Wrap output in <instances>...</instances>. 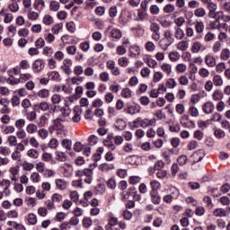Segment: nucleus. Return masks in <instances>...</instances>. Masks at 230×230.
Wrapping results in <instances>:
<instances>
[{"label":"nucleus","instance_id":"1","mask_svg":"<svg viewBox=\"0 0 230 230\" xmlns=\"http://www.w3.org/2000/svg\"><path fill=\"white\" fill-rule=\"evenodd\" d=\"M106 66L108 69H110L113 76H119V75H121V70H119V66H116V62L114 60H108Z\"/></svg>","mask_w":230,"mask_h":230},{"label":"nucleus","instance_id":"2","mask_svg":"<svg viewBox=\"0 0 230 230\" xmlns=\"http://www.w3.org/2000/svg\"><path fill=\"white\" fill-rule=\"evenodd\" d=\"M0 105L2 106L0 109V114H10V112H12L8 98L0 99Z\"/></svg>","mask_w":230,"mask_h":230},{"label":"nucleus","instance_id":"3","mask_svg":"<svg viewBox=\"0 0 230 230\" xmlns=\"http://www.w3.org/2000/svg\"><path fill=\"white\" fill-rule=\"evenodd\" d=\"M213 215L217 218H226V217H229V215H230V208H216L213 211Z\"/></svg>","mask_w":230,"mask_h":230},{"label":"nucleus","instance_id":"4","mask_svg":"<svg viewBox=\"0 0 230 230\" xmlns=\"http://www.w3.org/2000/svg\"><path fill=\"white\" fill-rule=\"evenodd\" d=\"M19 172H20L19 165L13 166V167L9 168L8 172L10 173V180L13 182H18L19 181Z\"/></svg>","mask_w":230,"mask_h":230},{"label":"nucleus","instance_id":"5","mask_svg":"<svg viewBox=\"0 0 230 230\" xmlns=\"http://www.w3.org/2000/svg\"><path fill=\"white\" fill-rule=\"evenodd\" d=\"M71 67H73V60L71 58H65L63 60V66H61L65 75H71V73H73Z\"/></svg>","mask_w":230,"mask_h":230},{"label":"nucleus","instance_id":"6","mask_svg":"<svg viewBox=\"0 0 230 230\" xmlns=\"http://www.w3.org/2000/svg\"><path fill=\"white\" fill-rule=\"evenodd\" d=\"M0 15L1 17H4V22L5 24H10V22H12V21H13V14L10 12H8V9L6 8H2V10L0 11Z\"/></svg>","mask_w":230,"mask_h":230},{"label":"nucleus","instance_id":"7","mask_svg":"<svg viewBox=\"0 0 230 230\" xmlns=\"http://www.w3.org/2000/svg\"><path fill=\"white\" fill-rule=\"evenodd\" d=\"M45 67L46 62L44 61V59H36L32 64V70L35 73H40V71H44Z\"/></svg>","mask_w":230,"mask_h":230},{"label":"nucleus","instance_id":"8","mask_svg":"<svg viewBox=\"0 0 230 230\" xmlns=\"http://www.w3.org/2000/svg\"><path fill=\"white\" fill-rule=\"evenodd\" d=\"M12 185V181L8 179L0 180V186L3 188V191L6 197L10 195V186Z\"/></svg>","mask_w":230,"mask_h":230},{"label":"nucleus","instance_id":"9","mask_svg":"<svg viewBox=\"0 0 230 230\" xmlns=\"http://www.w3.org/2000/svg\"><path fill=\"white\" fill-rule=\"evenodd\" d=\"M62 121H66L64 118H57L53 120V126L51 127L52 130H64V125Z\"/></svg>","mask_w":230,"mask_h":230},{"label":"nucleus","instance_id":"10","mask_svg":"<svg viewBox=\"0 0 230 230\" xmlns=\"http://www.w3.org/2000/svg\"><path fill=\"white\" fill-rule=\"evenodd\" d=\"M157 125V119H142V128H147V127H155Z\"/></svg>","mask_w":230,"mask_h":230},{"label":"nucleus","instance_id":"11","mask_svg":"<svg viewBox=\"0 0 230 230\" xmlns=\"http://www.w3.org/2000/svg\"><path fill=\"white\" fill-rule=\"evenodd\" d=\"M55 184L57 190H59L60 191H64L67 188V181L64 179L58 178L55 180Z\"/></svg>","mask_w":230,"mask_h":230},{"label":"nucleus","instance_id":"12","mask_svg":"<svg viewBox=\"0 0 230 230\" xmlns=\"http://www.w3.org/2000/svg\"><path fill=\"white\" fill-rule=\"evenodd\" d=\"M205 64L208 67H215L217 66V59L211 54L205 56Z\"/></svg>","mask_w":230,"mask_h":230},{"label":"nucleus","instance_id":"13","mask_svg":"<svg viewBox=\"0 0 230 230\" xmlns=\"http://www.w3.org/2000/svg\"><path fill=\"white\" fill-rule=\"evenodd\" d=\"M202 109L205 114H213V111H215V104L212 102H207L203 105Z\"/></svg>","mask_w":230,"mask_h":230},{"label":"nucleus","instance_id":"14","mask_svg":"<svg viewBox=\"0 0 230 230\" xmlns=\"http://www.w3.org/2000/svg\"><path fill=\"white\" fill-rule=\"evenodd\" d=\"M22 114L28 121H35V119H37V111H28V110H25L22 111Z\"/></svg>","mask_w":230,"mask_h":230},{"label":"nucleus","instance_id":"15","mask_svg":"<svg viewBox=\"0 0 230 230\" xmlns=\"http://www.w3.org/2000/svg\"><path fill=\"white\" fill-rule=\"evenodd\" d=\"M204 29H205L204 22L196 21L194 22V30H195L196 33H198V35L204 33Z\"/></svg>","mask_w":230,"mask_h":230},{"label":"nucleus","instance_id":"16","mask_svg":"<svg viewBox=\"0 0 230 230\" xmlns=\"http://www.w3.org/2000/svg\"><path fill=\"white\" fill-rule=\"evenodd\" d=\"M128 51L130 57H137L138 55H141V49H139L137 45L129 46Z\"/></svg>","mask_w":230,"mask_h":230},{"label":"nucleus","instance_id":"17","mask_svg":"<svg viewBox=\"0 0 230 230\" xmlns=\"http://www.w3.org/2000/svg\"><path fill=\"white\" fill-rule=\"evenodd\" d=\"M204 155H206V154L204 153V149H199V150L196 151L192 155L194 163H199V161H202V159H204Z\"/></svg>","mask_w":230,"mask_h":230},{"label":"nucleus","instance_id":"18","mask_svg":"<svg viewBox=\"0 0 230 230\" xmlns=\"http://www.w3.org/2000/svg\"><path fill=\"white\" fill-rule=\"evenodd\" d=\"M26 132L27 134L33 136V134H37V132H39V127L37 124L29 123L26 127Z\"/></svg>","mask_w":230,"mask_h":230},{"label":"nucleus","instance_id":"19","mask_svg":"<svg viewBox=\"0 0 230 230\" xmlns=\"http://www.w3.org/2000/svg\"><path fill=\"white\" fill-rule=\"evenodd\" d=\"M212 84H214L215 87H222V85H224V79H222V75H214Z\"/></svg>","mask_w":230,"mask_h":230},{"label":"nucleus","instance_id":"20","mask_svg":"<svg viewBox=\"0 0 230 230\" xmlns=\"http://www.w3.org/2000/svg\"><path fill=\"white\" fill-rule=\"evenodd\" d=\"M151 196V202L153 204H155V206L161 204V196H159V193L157 191H150Z\"/></svg>","mask_w":230,"mask_h":230},{"label":"nucleus","instance_id":"21","mask_svg":"<svg viewBox=\"0 0 230 230\" xmlns=\"http://www.w3.org/2000/svg\"><path fill=\"white\" fill-rule=\"evenodd\" d=\"M176 48L179 51H187L188 48H190V43L186 40H181L177 43Z\"/></svg>","mask_w":230,"mask_h":230},{"label":"nucleus","instance_id":"22","mask_svg":"<svg viewBox=\"0 0 230 230\" xmlns=\"http://www.w3.org/2000/svg\"><path fill=\"white\" fill-rule=\"evenodd\" d=\"M224 98V93L220 90H215L212 93V100L214 102H221V100Z\"/></svg>","mask_w":230,"mask_h":230},{"label":"nucleus","instance_id":"23","mask_svg":"<svg viewBox=\"0 0 230 230\" xmlns=\"http://www.w3.org/2000/svg\"><path fill=\"white\" fill-rule=\"evenodd\" d=\"M185 35L184 31L181 27L175 28L174 37L177 40H182Z\"/></svg>","mask_w":230,"mask_h":230},{"label":"nucleus","instance_id":"24","mask_svg":"<svg viewBox=\"0 0 230 230\" xmlns=\"http://www.w3.org/2000/svg\"><path fill=\"white\" fill-rule=\"evenodd\" d=\"M111 37H112V39H116V40H119V39L123 37V32H121L119 29H113L111 31Z\"/></svg>","mask_w":230,"mask_h":230},{"label":"nucleus","instance_id":"25","mask_svg":"<svg viewBox=\"0 0 230 230\" xmlns=\"http://www.w3.org/2000/svg\"><path fill=\"white\" fill-rule=\"evenodd\" d=\"M46 7V2L44 0H35L33 4V8L35 10H43Z\"/></svg>","mask_w":230,"mask_h":230},{"label":"nucleus","instance_id":"26","mask_svg":"<svg viewBox=\"0 0 230 230\" xmlns=\"http://www.w3.org/2000/svg\"><path fill=\"white\" fill-rule=\"evenodd\" d=\"M114 127L118 128V130H124V128L127 127V122L121 119H118L115 121Z\"/></svg>","mask_w":230,"mask_h":230},{"label":"nucleus","instance_id":"27","mask_svg":"<svg viewBox=\"0 0 230 230\" xmlns=\"http://www.w3.org/2000/svg\"><path fill=\"white\" fill-rule=\"evenodd\" d=\"M198 74L200 78H209V75H211L209 70L206 67L199 68Z\"/></svg>","mask_w":230,"mask_h":230},{"label":"nucleus","instance_id":"28","mask_svg":"<svg viewBox=\"0 0 230 230\" xmlns=\"http://www.w3.org/2000/svg\"><path fill=\"white\" fill-rule=\"evenodd\" d=\"M48 76H49V80L60 82V74L58 71L49 72Z\"/></svg>","mask_w":230,"mask_h":230},{"label":"nucleus","instance_id":"29","mask_svg":"<svg viewBox=\"0 0 230 230\" xmlns=\"http://www.w3.org/2000/svg\"><path fill=\"white\" fill-rule=\"evenodd\" d=\"M127 114H139L141 112V110L137 109V106H129L127 109L124 110Z\"/></svg>","mask_w":230,"mask_h":230},{"label":"nucleus","instance_id":"30","mask_svg":"<svg viewBox=\"0 0 230 230\" xmlns=\"http://www.w3.org/2000/svg\"><path fill=\"white\" fill-rule=\"evenodd\" d=\"M194 15L195 17H199V18L206 17V9H204V7H198L194 11Z\"/></svg>","mask_w":230,"mask_h":230},{"label":"nucleus","instance_id":"31","mask_svg":"<svg viewBox=\"0 0 230 230\" xmlns=\"http://www.w3.org/2000/svg\"><path fill=\"white\" fill-rule=\"evenodd\" d=\"M39 98L42 100H46V98H49V90L43 88L38 92Z\"/></svg>","mask_w":230,"mask_h":230},{"label":"nucleus","instance_id":"32","mask_svg":"<svg viewBox=\"0 0 230 230\" xmlns=\"http://www.w3.org/2000/svg\"><path fill=\"white\" fill-rule=\"evenodd\" d=\"M207 230H217V225L211 221L210 218H208L204 222Z\"/></svg>","mask_w":230,"mask_h":230},{"label":"nucleus","instance_id":"33","mask_svg":"<svg viewBox=\"0 0 230 230\" xmlns=\"http://www.w3.org/2000/svg\"><path fill=\"white\" fill-rule=\"evenodd\" d=\"M60 112L63 118H69V116H71V108H69L68 105H66L65 107L60 109Z\"/></svg>","mask_w":230,"mask_h":230},{"label":"nucleus","instance_id":"34","mask_svg":"<svg viewBox=\"0 0 230 230\" xmlns=\"http://www.w3.org/2000/svg\"><path fill=\"white\" fill-rule=\"evenodd\" d=\"M27 155L31 159H39V151H37V149H33V148L29 149L27 151Z\"/></svg>","mask_w":230,"mask_h":230},{"label":"nucleus","instance_id":"35","mask_svg":"<svg viewBox=\"0 0 230 230\" xmlns=\"http://www.w3.org/2000/svg\"><path fill=\"white\" fill-rule=\"evenodd\" d=\"M151 15H159L161 13V8L157 4H152L149 8Z\"/></svg>","mask_w":230,"mask_h":230},{"label":"nucleus","instance_id":"36","mask_svg":"<svg viewBox=\"0 0 230 230\" xmlns=\"http://www.w3.org/2000/svg\"><path fill=\"white\" fill-rule=\"evenodd\" d=\"M53 21H54L53 16H51L49 14H45L43 19H42V22L46 26H51V24H53Z\"/></svg>","mask_w":230,"mask_h":230},{"label":"nucleus","instance_id":"37","mask_svg":"<svg viewBox=\"0 0 230 230\" xmlns=\"http://www.w3.org/2000/svg\"><path fill=\"white\" fill-rule=\"evenodd\" d=\"M27 17L30 21H37L39 19V13L31 11V9H29Z\"/></svg>","mask_w":230,"mask_h":230},{"label":"nucleus","instance_id":"38","mask_svg":"<svg viewBox=\"0 0 230 230\" xmlns=\"http://www.w3.org/2000/svg\"><path fill=\"white\" fill-rule=\"evenodd\" d=\"M37 133L40 139H48V137L49 136V132H48V129L46 128L38 129Z\"/></svg>","mask_w":230,"mask_h":230},{"label":"nucleus","instance_id":"39","mask_svg":"<svg viewBox=\"0 0 230 230\" xmlns=\"http://www.w3.org/2000/svg\"><path fill=\"white\" fill-rule=\"evenodd\" d=\"M220 58L222 60H229L230 58V50L229 49H224L220 52Z\"/></svg>","mask_w":230,"mask_h":230},{"label":"nucleus","instance_id":"40","mask_svg":"<svg viewBox=\"0 0 230 230\" xmlns=\"http://www.w3.org/2000/svg\"><path fill=\"white\" fill-rule=\"evenodd\" d=\"M100 170L102 172H109L111 170H114V165L112 164L104 163L100 165Z\"/></svg>","mask_w":230,"mask_h":230},{"label":"nucleus","instance_id":"41","mask_svg":"<svg viewBox=\"0 0 230 230\" xmlns=\"http://www.w3.org/2000/svg\"><path fill=\"white\" fill-rule=\"evenodd\" d=\"M46 123H48V116L46 114L41 115L38 120V127L42 128V127H46Z\"/></svg>","mask_w":230,"mask_h":230},{"label":"nucleus","instance_id":"42","mask_svg":"<svg viewBox=\"0 0 230 230\" xmlns=\"http://www.w3.org/2000/svg\"><path fill=\"white\" fill-rule=\"evenodd\" d=\"M181 58V54L177 51H172L169 53V59L171 62H177Z\"/></svg>","mask_w":230,"mask_h":230},{"label":"nucleus","instance_id":"43","mask_svg":"<svg viewBox=\"0 0 230 230\" xmlns=\"http://www.w3.org/2000/svg\"><path fill=\"white\" fill-rule=\"evenodd\" d=\"M3 134L8 135V134H13L15 132V127L13 126H4L2 128Z\"/></svg>","mask_w":230,"mask_h":230},{"label":"nucleus","instance_id":"44","mask_svg":"<svg viewBox=\"0 0 230 230\" xmlns=\"http://www.w3.org/2000/svg\"><path fill=\"white\" fill-rule=\"evenodd\" d=\"M176 6L186 13V0H176Z\"/></svg>","mask_w":230,"mask_h":230},{"label":"nucleus","instance_id":"45","mask_svg":"<svg viewBox=\"0 0 230 230\" xmlns=\"http://www.w3.org/2000/svg\"><path fill=\"white\" fill-rule=\"evenodd\" d=\"M14 125L18 130L23 129L26 126V120L24 119H19L15 121Z\"/></svg>","mask_w":230,"mask_h":230},{"label":"nucleus","instance_id":"46","mask_svg":"<svg viewBox=\"0 0 230 230\" xmlns=\"http://www.w3.org/2000/svg\"><path fill=\"white\" fill-rule=\"evenodd\" d=\"M51 200L53 201L54 204H60V202H62L63 200V197L59 193H54L51 196Z\"/></svg>","mask_w":230,"mask_h":230},{"label":"nucleus","instance_id":"47","mask_svg":"<svg viewBox=\"0 0 230 230\" xmlns=\"http://www.w3.org/2000/svg\"><path fill=\"white\" fill-rule=\"evenodd\" d=\"M144 61L146 62V64H147L148 67H152L153 69H155V67L157 66V61H155V59L146 58H144Z\"/></svg>","mask_w":230,"mask_h":230},{"label":"nucleus","instance_id":"48","mask_svg":"<svg viewBox=\"0 0 230 230\" xmlns=\"http://www.w3.org/2000/svg\"><path fill=\"white\" fill-rule=\"evenodd\" d=\"M62 28H64V24L63 23H56L51 28V31H52V33H54V35H58V33H60V30H62Z\"/></svg>","mask_w":230,"mask_h":230},{"label":"nucleus","instance_id":"49","mask_svg":"<svg viewBox=\"0 0 230 230\" xmlns=\"http://www.w3.org/2000/svg\"><path fill=\"white\" fill-rule=\"evenodd\" d=\"M128 58L127 57H122L118 59V65L120 67H127V66H128Z\"/></svg>","mask_w":230,"mask_h":230},{"label":"nucleus","instance_id":"50","mask_svg":"<svg viewBox=\"0 0 230 230\" xmlns=\"http://www.w3.org/2000/svg\"><path fill=\"white\" fill-rule=\"evenodd\" d=\"M7 8L8 10H10V12H13V13H15L19 12V4H17V2H13L8 4Z\"/></svg>","mask_w":230,"mask_h":230},{"label":"nucleus","instance_id":"51","mask_svg":"<svg viewBox=\"0 0 230 230\" xmlns=\"http://www.w3.org/2000/svg\"><path fill=\"white\" fill-rule=\"evenodd\" d=\"M164 77V74H163V72H155L153 81L155 82V84H157L158 82H161Z\"/></svg>","mask_w":230,"mask_h":230},{"label":"nucleus","instance_id":"52","mask_svg":"<svg viewBox=\"0 0 230 230\" xmlns=\"http://www.w3.org/2000/svg\"><path fill=\"white\" fill-rule=\"evenodd\" d=\"M150 187L152 189L151 191H157V190L161 189V182H159L155 180H153L150 181Z\"/></svg>","mask_w":230,"mask_h":230},{"label":"nucleus","instance_id":"53","mask_svg":"<svg viewBox=\"0 0 230 230\" xmlns=\"http://www.w3.org/2000/svg\"><path fill=\"white\" fill-rule=\"evenodd\" d=\"M161 69L162 71H164V73H166V75H172V65L168 63H164L161 66Z\"/></svg>","mask_w":230,"mask_h":230},{"label":"nucleus","instance_id":"54","mask_svg":"<svg viewBox=\"0 0 230 230\" xmlns=\"http://www.w3.org/2000/svg\"><path fill=\"white\" fill-rule=\"evenodd\" d=\"M61 145L63 148H66V150H71L73 146V142L69 139H63L61 141Z\"/></svg>","mask_w":230,"mask_h":230},{"label":"nucleus","instance_id":"55","mask_svg":"<svg viewBox=\"0 0 230 230\" xmlns=\"http://www.w3.org/2000/svg\"><path fill=\"white\" fill-rule=\"evenodd\" d=\"M200 49H202V43H200V41H196L192 44L191 51L193 53H199Z\"/></svg>","mask_w":230,"mask_h":230},{"label":"nucleus","instance_id":"56","mask_svg":"<svg viewBox=\"0 0 230 230\" xmlns=\"http://www.w3.org/2000/svg\"><path fill=\"white\" fill-rule=\"evenodd\" d=\"M35 168V164L30 163V162H24L22 164V169L25 172H31V170H33Z\"/></svg>","mask_w":230,"mask_h":230},{"label":"nucleus","instance_id":"57","mask_svg":"<svg viewBox=\"0 0 230 230\" xmlns=\"http://www.w3.org/2000/svg\"><path fill=\"white\" fill-rule=\"evenodd\" d=\"M30 179L31 182H34V183L40 182V174H39V172H34L31 174Z\"/></svg>","mask_w":230,"mask_h":230},{"label":"nucleus","instance_id":"58","mask_svg":"<svg viewBox=\"0 0 230 230\" xmlns=\"http://www.w3.org/2000/svg\"><path fill=\"white\" fill-rule=\"evenodd\" d=\"M164 13H173L175 12V6L173 4H168L164 7Z\"/></svg>","mask_w":230,"mask_h":230},{"label":"nucleus","instance_id":"59","mask_svg":"<svg viewBox=\"0 0 230 230\" xmlns=\"http://www.w3.org/2000/svg\"><path fill=\"white\" fill-rule=\"evenodd\" d=\"M49 8L52 12H58V10H60V3L58 1H52L50 2Z\"/></svg>","mask_w":230,"mask_h":230},{"label":"nucleus","instance_id":"60","mask_svg":"<svg viewBox=\"0 0 230 230\" xmlns=\"http://www.w3.org/2000/svg\"><path fill=\"white\" fill-rule=\"evenodd\" d=\"M27 220L29 224H31V226H35V224H37V215L33 213L29 214L27 217Z\"/></svg>","mask_w":230,"mask_h":230},{"label":"nucleus","instance_id":"61","mask_svg":"<svg viewBox=\"0 0 230 230\" xmlns=\"http://www.w3.org/2000/svg\"><path fill=\"white\" fill-rule=\"evenodd\" d=\"M221 49H222V43L220 41H216L212 47L213 53H220Z\"/></svg>","mask_w":230,"mask_h":230},{"label":"nucleus","instance_id":"62","mask_svg":"<svg viewBox=\"0 0 230 230\" xmlns=\"http://www.w3.org/2000/svg\"><path fill=\"white\" fill-rule=\"evenodd\" d=\"M175 69L178 73H186V69H188V66L183 63H179L176 65Z\"/></svg>","mask_w":230,"mask_h":230},{"label":"nucleus","instance_id":"63","mask_svg":"<svg viewBox=\"0 0 230 230\" xmlns=\"http://www.w3.org/2000/svg\"><path fill=\"white\" fill-rule=\"evenodd\" d=\"M38 109L43 112H46V111L49 110V104L47 102H41L38 104Z\"/></svg>","mask_w":230,"mask_h":230},{"label":"nucleus","instance_id":"64","mask_svg":"<svg viewBox=\"0 0 230 230\" xmlns=\"http://www.w3.org/2000/svg\"><path fill=\"white\" fill-rule=\"evenodd\" d=\"M42 53L45 55V57H51V55L54 53L53 48L44 47Z\"/></svg>","mask_w":230,"mask_h":230}]
</instances>
